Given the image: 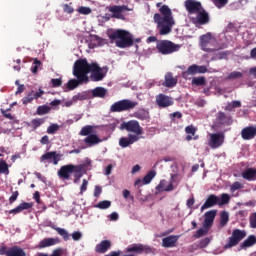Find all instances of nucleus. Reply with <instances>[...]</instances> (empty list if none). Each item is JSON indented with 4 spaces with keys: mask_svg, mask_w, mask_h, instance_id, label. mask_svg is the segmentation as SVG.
I'll use <instances>...</instances> for the list:
<instances>
[{
    "mask_svg": "<svg viewBox=\"0 0 256 256\" xmlns=\"http://www.w3.org/2000/svg\"><path fill=\"white\" fill-rule=\"evenodd\" d=\"M159 13H155L153 20L157 25L159 35H169L173 31L175 25V19H173V12L167 5H162L159 9ZM162 15V16H161Z\"/></svg>",
    "mask_w": 256,
    "mask_h": 256,
    "instance_id": "f257e3e1",
    "label": "nucleus"
},
{
    "mask_svg": "<svg viewBox=\"0 0 256 256\" xmlns=\"http://www.w3.org/2000/svg\"><path fill=\"white\" fill-rule=\"evenodd\" d=\"M108 37L111 43L115 42L116 47L119 49H127L133 47L135 41L133 40V35L127 30L117 29L108 32Z\"/></svg>",
    "mask_w": 256,
    "mask_h": 256,
    "instance_id": "f03ea898",
    "label": "nucleus"
},
{
    "mask_svg": "<svg viewBox=\"0 0 256 256\" xmlns=\"http://www.w3.org/2000/svg\"><path fill=\"white\" fill-rule=\"evenodd\" d=\"M83 171H85V165H74V164H67L61 166L58 170V177L63 181L71 180V175L74 177V183H79L81 177H83Z\"/></svg>",
    "mask_w": 256,
    "mask_h": 256,
    "instance_id": "7ed1b4c3",
    "label": "nucleus"
},
{
    "mask_svg": "<svg viewBox=\"0 0 256 256\" xmlns=\"http://www.w3.org/2000/svg\"><path fill=\"white\" fill-rule=\"evenodd\" d=\"M91 67H93V63L89 64L87 59H78L74 63L73 75L77 77L79 81H85V83H89V73H91Z\"/></svg>",
    "mask_w": 256,
    "mask_h": 256,
    "instance_id": "20e7f679",
    "label": "nucleus"
},
{
    "mask_svg": "<svg viewBox=\"0 0 256 256\" xmlns=\"http://www.w3.org/2000/svg\"><path fill=\"white\" fill-rule=\"evenodd\" d=\"M139 102L131 99H123L113 103L110 106V113H123V111H133Z\"/></svg>",
    "mask_w": 256,
    "mask_h": 256,
    "instance_id": "39448f33",
    "label": "nucleus"
},
{
    "mask_svg": "<svg viewBox=\"0 0 256 256\" xmlns=\"http://www.w3.org/2000/svg\"><path fill=\"white\" fill-rule=\"evenodd\" d=\"M216 44H217V41L215 40V38H213V35L211 34V32H208L200 36L199 45L202 51H205L206 53H215L219 51V49H221V48L215 47Z\"/></svg>",
    "mask_w": 256,
    "mask_h": 256,
    "instance_id": "423d86ee",
    "label": "nucleus"
},
{
    "mask_svg": "<svg viewBox=\"0 0 256 256\" xmlns=\"http://www.w3.org/2000/svg\"><path fill=\"white\" fill-rule=\"evenodd\" d=\"M156 49L161 55H171L181 49V45L173 43L171 40H158Z\"/></svg>",
    "mask_w": 256,
    "mask_h": 256,
    "instance_id": "0eeeda50",
    "label": "nucleus"
},
{
    "mask_svg": "<svg viewBox=\"0 0 256 256\" xmlns=\"http://www.w3.org/2000/svg\"><path fill=\"white\" fill-rule=\"evenodd\" d=\"M245 237H247V231L237 228L234 229L231 236L228 238L227 243L224 245V249H233V247H237Z\"/></svg>",
    "mask_w": 256,
    "mask_h": 256,
    "instance_id": "6e6552de",
    "label": "nucleus"
},
{
    "mask_svg": "<svg viewBox=\"0 0 256 256\" xmlns=\"http://www.w3.org/2000/svg\"><path fill=\"white\" fill-rule=\"evenodd\" d=\"M120 129L122 131H128V133H134L136 137H139V135H143V127H141V124H139V121L137 120L123 122L120 125Z\"/></svg>",
    "mask_w": 256,
    "mask_h": 256,
    "instance_id": "1a4fd4ad",
    "label": "nucleus"
},
{
    "mask_svg": "<svg viewBox=\"0 0 256 256\" xmlns=\"http://www.w3.org/2000/svg\"><path fill=\"white\" fill-rule=\"evenodd\" d=\"M223 143H225V134L221 132L210 134L208 145L211 149H219Z\"/></svg>",
    "mask_w": 256,
    "mask_h": 256,
    "instance_id": "9d476101",
    "label": "nucleus"
},
{
    "mask_svg": "<svg viewBox=\"0 0 256 256\" xmlns=\"http://www.w3.org/2000/svg\"><path fill=\"white\" fill-rule=\"evenodd\" d=\"M108 11L112 13V19H121L122 21H125V11H129V7L126 5H114L109 6Z\"/></svg>",
    "mask_w": 256,
    "mask_h": 256,
    "instance_id": "9b49d317",
    "label": "nucleus"
},
{
    "mask_svg": "<svg viewBox=\"0 0 256 256\" xmlns=\"http://www.w3.org/2000/svg\"><path fill=\"white\" fill-rule=\"evenodd\" d=\"M207 71H208L207 66H199L197 64H193L189 66L186 71L182 73V77L184 79H187L189 75H197V73L203 74V73H207Z\"/></svg>",
    "mask_w": 256,
    "mask_h": 256,
    "instance_id": "f8f14e48",
    "label": "nucleus"
},
{
    "mask_svg": "<svg viewBox=\"0 0 256 256\" xmlns=\"http://www.w3.org/2000/svg\"><path fill=\"white\" fill-rule=\"evenodd\" d=\"M91 76L90 79L91 81H103L105 79V73L103 72V68L99 67V64L97 63H92V67L90 70Z\"/></svg>",
    "mask_w": 256,
    "mask_h": 256,
    "instance_id": "ddd939ff",
    "label": "nucleus"
},
{
    "mask_svg": "<svg viewBox=\"0 0 256 256\" xmlns=\"http://www.w3.org/2000/svg\"><path fill=\"white\" fill-rule=\"evenodd\" d=\"M175 103L171 96H167L165 94H159L156 96V105L160 107V109H166V107H171Z\"/></svg>",
    "mask_w": 256,
    "mask_h": 256,
    "instance_id": "4468645a",
    "label": "nucleus"
},
{
    "mask_svg": "<svg viewBox=\"0 0 256 256\" xmlns=\"http://www.w3.org/2000/svg\"><path fill=\"white\" fill-rule=\"evenodd\" d=\"M61 154H57V152L52 151V152H46L43 154L40 158V161L42 163H45V161H48V163H51L53 161V165H58L59 161H61Z\"/></svg>",
    "mask_w": 256,
    "mask_h": 256,
    "instance_id": "2eb2a0df",
    "label": "nucleus"
},
{
    "mask_svg": "<svg viewBox=\"0 0 256 256\" xmlns=\"http://www.w3.org/2000/svg\"><path fill=\"white\" fill-rule=\"evenodd\" d=\"M140 137L134 134H128V137H122L119 139V146L122 147V149H126V147H129V145H133V143H137L139 141Z\"/></svg>",
    "mask_w": 256,
    "mask_h": 256,
    "instance_id": "dca6fc26",
    "label": "nucleus"
},
{
    "mask_svg": "<svg viewBox=\"0 0 256 256\" xmlns=\"http://www.w3.org/2000/svg\"><path fill=\"white\" fill-rule=\"evenodd\" d=\"M185 7L190 15H195V13H199L201 11V2L186 0Z\"/></svg>",
    "mask_w": 256,
    "mask_h": 256,
    "instance_id": "f3484780",
    "label": "nucleus"
},
{
    "mask_svg": "<svg viewBox=\"0 0 256 256\" xmlns=\"http://www.w3.org/2000/svg\"><path fill=\"white\" fill-rule=\"evenodd\" d=\"M241 137L244 141H251L256 137V126H247L241 130Z\"/></svg>",
    "mask_w": 256,
    "mask_h": 256,
    "instance_id": "a211bd4d",
    "label": "nucleus"
},
{
    "mask_svg": "<svg viewBox=\"0 0 256 256\" xmlns=\"http://www.w3.org/2000/svg\"><path fill=\"white\" fill-rule=\"evenodd\" d=\"M147 251V246L143 244H132L125 249V253H134V255H143Z\"/></svg>",
    "mask_w": 256,
    "mask_h": 256,
    "instance_id": "6ab92c4d",
    "label": "nucleus"
},
{
    "mask_svg": "<svg viewBox=\"0 0 256 256\" xmlns=\"http://www.w3.org/2000/svg\"><path fill=\"white\" fill-rule=\"evenodd\" d=\"M179 235H170L162 239V247L165 249H171L177 247V241H179Z\"/></svg>",
    "mask_w": 256,
    "mask_h": 256,
    "instance_id": "aec40b11",
    "label": "nucleus"
},
{
    "mask_svg": "<svg viewBox=\"0 0 256 256\" xmlns=\"http://www.w3.org/2000/svg\"><path fill=\"white\" fill-rule=\"evenodd\" d=\"M215 205H219V197L215 194H210L204 204L201 206V211L211 209V207H215Z\"/></svg>",
    "mask_w": 256,
    "mask_h": 256,
    "instance_id": "412c9836",
    "label": "nucleus"
},
{
    "mask_svg": "<svg viewBox=\"0 0 256 256\" xmlns=\"http://www.w3.org/2000/svg\"><path fill=\"white\" fill-rule=\"evenodd\" d=\"M217 215V210H210L204 214V223L203 227L210 228L213 227V222Z\"/></svg>",
    "mask_w": 256,
    "mask_h": 256,
    "instance_id": "4be33fe9",
    "label": "nucleus"
},
{
    "mask_svg": "<svg viewBox=\"0 0 256 256\" xmlns=\"http://www.w3.org/2000/svg\"><path fill=\"white\" fill-rule=\"evenodd\" d=\"M45 92L43 90H39L38 92L31 91L26 97L22 99L23 105H29L32 103L34 99H39Z\"/></svg>",
    "mask_w": 256,
    "mask_h": 256,
    "instance_id": "5701e85b",
    "label": "nucleus"
},
{
    "mask_svg": "<svg viewBox=\"0 0 256 256\" xmlns=\"http://www.w3.org/2000/svg\"><path fill=\"white\" fill-rule=\"evenodd\" d=\"M61 243L59 238H44L38 244V249H45V247H53V245H57Z\"/></svg>",
    "mask_w": 256,
    "mask_h": 256,
    "instance_id": "b1692460",
    "label": "nucleus"
},
{
    "mask_svg": "<svg viewBox=\"0 0 256 256\" xmlns=\"http://www.w3.org/2000/svg\"><path fill=\"white\" fill-rule=\"evenodd\" d=\"M90 93H91L92 97H94V98L105 99V97H107V93H109V91L104 87L98 86V87L92 89L90 91Z\"/></svg>",
    "mask_w": 256,
    "mask_h": 256,
    "instance_id": "393cba45",
    "label": "nucleus"
},
{
    "mask_svg": "<svg viewBox=\"0 0 256 256\" xmlns=\"http://www.w3.org/2000/svg\"><path fill=\"white\" fill-rule=\"evenodd\" d=\"M29 209H33V203L23 202L20 205H18L16 208L10 210L9 214L17 215L18 213H21L22 211H27Z\"/></svg>",
    "mask_w": 256,
    "mask_h": 256,
    "instance_id": "a878e982",
    "label": "nucleus"
},
{
    "mask_svg": "<svg viewBox=\"0 0 256 256\" xmlns=\"http://www.w3.org/2000/svg\"><path fill=\"white\" fill-rule=\"evenodd\" d=\"M84 143L88 145V147H93L94 145H99V143H103V140L99 138L96 134H90L84 139Z\"/></svg>",
    "mask_w": 256,
    "mask_h": 256,
    "instance_id": "bb28decb",
    "label": "nucleus"
},
{
    "mask_svg": "<svg viewBox=\"0 0 256 256\" xmlns=\"http://www.w3.org/2000/svg\"><path fill=\"white\" fill-rule=\"evenodd\" d=\"M163 87H168L171 89L172 87H175L177 85V78L173 77V73L168 72L165 75V80L162 83Z\"/></svg>",
    "mask_w": 256,
    "mask_h": 256,
    "instance_id": "cd10ccee",
    "label": "nucleus"
},
{
    "mask_svg": "<svg viewBox=\"0 0 256 256\" xmlns=\"http://www.w3.org/2000/svg\"><path fill=\"white\" fill-rule=\"evenodd\" d=\"M111 247V242L109 240H103L95 247L96 253H107Z\"/></svg>",
    "mask_w": 256,
    "mask_h": 256,
    "instance_id": "c85d7f7f",
    "label": "nucleus"
},
{
    "mask_svg": "<svg viewBox=\"0 0 256 256\" xmlns=\"http://www.w3.org/2000/svg\"><path fill=\"white\" fill-rule=\"evenodd\" d=\"M217 119L221 125H231L233 123L231 115L225 114V112H219Z\"/></svg>",
    "mask_w": 256,
    "mask_h": 256,
    "instance_id": "c756f323",
    "label": "nucleus"
},
{
    "mask_svg": "<svg viewBox=\"0 0 256 256\" xmlns=\"http://www.w3.org/2000/svg\"><path fill=\"white\" fill-rule=\"evenodd\" d=\"M196 19L199 25H207L209 23V14L205 10H200L197 12Z\"/></svg>",
    "mask_w": 256,
    "mask_h": 256,
    "instance_id": "7c9ffc66",
    "label": "nucleus"
},
{
    "mask_svg": "<svg viewBox=\"0 0 256 256\" xmlns=\"http://www.w3.org/2000/svg\"><path fill=\"white\" fill-rule=\"evenodd\" d=\"M7 256H27V254L21 247L12 246L8 249Z\"/></svg>",
    "mask_w": 256,
    "mask_h": 256,
    "instance_id": "2f4dec72",
    "label": "nucleus"
},
{
    "mask_svg": "<svg viewBox=\"0 0 256 256\" xmlns=\"http://www.w3.org/2000/svg\"><path fill=\"white\" fill-rule=\"evenodd\" d=\"M243 179L246 181H256V169L248 168L244 172H242Z\"/></svg>",
    "mask_w": 256,
    "mask_h": 256,
    "instance_id": "473e14b6",
    "label": "nucleus"
},
{
    "mask_svg": "<svg viewBox=\"0 0 256 256\" xmlns=\"http://www.w3.org/2000/svg\"><path fill=\"white\" fill-rule=\"evenodd\" d=\"M253 245H256V236L250 235L240 244V249H249V247H253Z\"/></svg>",
    "mask_w": 256,
    "mask_h": 256,
    "instance_id": "72a5a7b5",
    "label": "nucleus"
},
{
    "mask_svg": "<svg viewBox=\"0 0 256 256\" xmlns=\"http://www.w3.org/2000/svg\"><path fill=\"white\" fill-rule=\"evenodd\" d=\"M134 117L140 121H147V119H149V111L145 110V108H141L134 113Z\"/></svg>",
    "mask_w": 256,
    "mask_h": 256,
    "instance_id": "f704fd0d",
    "label": "nucleus"
},
{
    "mask_svg": "<svg viewBox=\"0 0 256 256\" xmlns=\"http://www.w3.org/2000/svg\"><path fill=\"white\" fill-rule=\"evenodd\" d=\"M80 83H85V81H79V79H70L67 82V88L69 89V91H73V89H77V87H79Z\"/></svg>",
    "mask_w": 256,
    "mask_h": 256,
    "instance_id": "c9c22d12",
    "label": "nucleus"
},
{
    "mask_svg": "<svg viewBox=\"0 0 256 256\" xmlns=\"http://www.w3.org/2000/svg\"><path fill=\"white\" fill-rule=\"evenodd\" d=\"M206 84L207 80L205 79V76L194 77L192 79V85H196V87H203Z\"/></svg>",
    "mask_w": 256,
    "mask_h": 256,
    "instance_id": "e433bc0d",
    "label": "nucleus"
},
{
    "mask_svg": "<svg viewBox=\"0 0 256 256\" xmlns=\"http://www.w3.org/2000/svg\"><path fill=\"white\" fill-rule=\"evenodd\" d=\"M229 55H230L229 51H222V52L215 53L212 57V61H221V59H227Z\"/></svg>",
    "mask_w": 256,
    "mask_h": 256,
    "instance_id": "4c0bfd02",
    "label": "nucleus"
},
{
    "mask_svg": "<svg viewBox=\"0 0 256 256\" xmlns=\"http://www.w3.org/2000/svg\"><path fill=\"white\" fill-rule=\"evenodd\" d=\"M157 175V172L155 170H150L143 178V184L144 185H149L151 181H153V178Z\"/></svg>",
    "mask_w": 256,
    "mask_h": 256,
    "instance_id": "58836bf2",
    "label": "nucleus"
},
{
    "mask_svg": "<svg viewBox=\"0 0 256 256\" xmlns=\"http://www.w3.org/2000/svg\"><path fill=\"white\" fill-rule=\"evenodd\" d=\"M92 133H93V126L86 125L82 127L79 135H81L82 137H89V135H92Z\"/></svg>",
    "mask_w": 256,
    "mask_h": 256,
    "instance_id": "ea45409f",
    "label": "nucleus"
},
{
    "mask_svg": "<svg viewBox=\"0 0 256 256\" xmlns=\"http://www.w3.org/2000/svg\"><path fill=\"white\" fill-rule=\"evenodd\" d=\"M0 175H9V164L5 160H0Z\"/></svg>",
    "mask_w": 256,
    "mask_h": 256,
    "instance_id": "a19ab883",
    "label": "nucleus"
},
{
    "mask_svg": "<svg viewBox=\"0 0 256 256\" xmlns=\"http://www.w3.org/2000/svg\"><path fill=\"white\" fill-rule=\"evenodd\" d=\"M229 201H231V196H229V194L227 193H223L221 194L219 201H218V205H227V203H229Z\"/></svg>",
    "mask_w": 256,
    "mask_h": 256,
    "instance_id": "79ce46f5",
    "label": "nucleus"
},
{
    "mask_svg": "<svg viewBox=\"0 0 256 256\" xmlns=\"http://www.w3.org/2000/svg\"><path fill=\"white\" fill-rule=\"evenodd\" d=\"M55 231L62 237V239H64V241H69V232H67V230L57 227L55 228Z\"/></svg>",
    "mask_w": 256,
    "mask_h": 256,
    "instance_id": "37998d69",
    "label": "nucleus"
},
{
    "mask_svg": "<svg viewBox=\"0 0 256 256\" xmlns=\"http://www.w3.org/2000/svg\"><path fill=\"white\" fill-rule=\"evenodd\" d=\"M63 253H64L63 248H57V249L53 250L51 255H49L47 253H38L37 256H63Z\"/></svg>",
    "mask_w": 256,
    "mask_h": 256,
    "instance_id": "c03bdc74",
    "label": "nucleus"
},
{
    "mask_svg": "<svg viewBox=\"0 0 256 256\" xmlns=\"http://www.w3.org/2000/svg\"><path fill=\"white\" fill-rule=\"evenodd\" d=\"M211 228H207V227H203V228H200L196 231V233L194 234V238L195 239H199L201 237H203V235H207V233H209V230Z\"/></svg>",
    "mask_w": 256,
    "mask_h": 256,
    "instance_id": "a18cd8bd",
    "label": "nucleus"
},
{
    "mask_svg": "<svg viewBox=\"0 0 256 256\" xmlns=\"http://www.w3.org/2000/svg\"><path fill=\"white\" fill-rule=\"evenodd\" d=\"M45 123V118H35L31 120V125L33 129H38V127H41Z\"/></svg>",
    "mask_w": 256,
    "mask_h": 256,
    "instance_id": "49530a36",
    "label": "nucleus"
},
{
    "mask_svg": "<svg viewBox=\"0 0 256 256\" xmlns=\"http://www.w3.org/2000/svg\"><path fill=\"white\" fill-rule=\"evenodd\" d=\"M49 111H51V107L47 106V105H42L39 106L37 108V115H47V113H49Z\"/></svg>",
    "mask_w": 256,
    "mask_h": 256,
    "instance_id": "de8ad7c7",
    "label": "nucleus"
},
{
    "mask_svg": "<svg viewBox=\"0 0 256 256\" xmlns=\"http://www.w3.org/2000/svg\"><path fill=\"white\" fill-rule=\"evenodd\" d=\"M241 107V101L233 100L230 104L226 106V111H231L232 109H237Z\"/></svg>",
    "mask_w": 256,
    "mask_h": 256,
    "instance_id": "09e8293b",
    "label": "nucleus"
},
{
    "mask_svg": "<svg viewBox=\"0 0 256 256\" xmlns=\"http://www.w3.org/2000/svg\"><path fill=\"white\" fill-rule=\"evenodd\" d=\"M97 209H109L111 207V201L103 200L96 204Z\"/></svg>",
    "mask_w": 256,
    "mask_h": 256,
    "instance_id": "8fccbe9b",
    "label": "nucleus"
},
{
    "mask_svg": "<svg viewBox=\"0 0 256 256\" xmlns=\"http://www.w3.org/2000/svg\"><path fill=\"white\" fill-rule=\"evenodd\" d=\"M39 67H41V61L35 58L31 67V71L34 73V75L37 74V71H39Z\"/></svg>",
    "mask_w": 256,
    "mask_h": 256,
    "instance_id": "3c124183",
    "label": "nucleus"
},
{
    "mask_svg": "<svg viewBox=\"0 0 256 256\" xmlns=\"http://www.w3.org/2000/svg\"><path fill=\"white\" fill-rule=\"evenodd\" d=\"M227 223H229V214L227 212H223L220 218V225L221 227H225Z\"/></svg>",
    "mask_w": 256,
    "mask_h": 256,
    "instance_id": "603ef678",
    "label": "nucleus"
},
{
    "mask_svg": "<svg viewBox=\"0 0 256 256\" xmlns=\"http://www.w3.org/2000/svg\"><path fill=\"white\" fill-rule=\"evenodd\" d=\"M85 99H87V94L85 93H78L72 97L74 103H77V101H85Z\"/></svg>",
    "mask_w": 256,
    "mask_h": 256,
    "instance_id": "864d4df0",
    "label": "nucleus"
},
{
    "mask_svg": "<svg viewBox=\"0 0 256 256\" xmlns=\"http://www.w3.org/2000/svg\"><path fill=\"white\" fill-rule=\"evenodd\" d=\"M57 131H59V126L57 124H51L48 128H47V133L49 135H55V133H57Z\"/></svg>",
    "mask_w": 256,
    "mask_h": 256,
    "instance_id": "5fc2aeb1",
    "label": "nucleus"
},
{
    "mask_svg": "<svg viewBox=\"0 0 256 256\" xmlns=\"http://www.w3.org/2000/svg\"><path fill=\"white\" fill-rule=\"evenodd\" d=\"M185 133H187V135H192V137H195V134L197 133V128H195V126L193 125H189L185 128Z\"/></svg>",
    "mask_w": 256,
    "mask_h": 256,
    "instance_id": "6e6d98bb",
    "label": "nucleus"
},
{
    "mask_svg": "<svg viewBox=\"0 0 256 256\" xmlns=\"http://www.w3.org/2000/svg\"><path fill=\"white\" fill-rule=\"evenodd\" d=\"M212 2L218 9H222V7H225V5H227L229 0H212Z\"/></svg>",
    "mask_w": 256,
    "mask_h": 256,
    "instance_id": "4d7b16f0",
    "label": "nucleus"
},
{
    "mask_svg": "<svg viewBox=\"0 0 256 256\" xmlns=\"http://www.w3.org/2000/svg\"><path fill=\"white\" fill-rule=\"evenodd\" d=\"M241 77H243V73L234 71V72H231V73L227 76V79H228V80H231V79H241Z\"/></svg>",
    "mask_w": 256,
    "mask_h": 256,
    "instance_id": "13d9d810",
    "label": "nucleus"
},
{
    "mask_svg": "<svg viewBox=\"0 0 256 256\" xmlns=\"http://www.w3.org/2000/svg\"><path fill=\"white\" fill-rule=\"evenodd\" d=\"M239 189H243V184H241V182H234L231 187H230V191L232 193H235V191H239Z\"/></svg>",
    "mask_w": 256,
    "mask_h": 256,
    "instance_id": "bf43d9fd",
    "label": "nucleus"
},
{
    "mask_svg": "<svg viewBox=\"0 0 256 256\" xmlns=\"http://www.w3.org/2000/svg\"><path fill=\"white\" fill-rule=\"evenodd\" d=\"M251 229H256V212L252 213L249 217Z\"/></svg>",
    "mask_w": 256,
    "mask_h": 256,
    "instance_id": "052dcab7",
    "label": "nucleus"
},
{
    "mask_svg": "<svg viewBox=\"0 0 256 256\" xmlns=\"http://www.w3.org/2000/svg\"><path fill=\"white\" fill-rule=\"evenodd\" d=\"M78 13H80L81 15H89V13H91V8L81 6L78 8Z\"/></svg>",
    "mask_w": 256,
    "mask_h": 256,
    "instance_id": "680f3d73",
    "label": "nucleus"
},
{
    "mask_svg": "<svg viewBox=\"0 0 256 256\" xmlns=\"http://www.w3.org/2000/svg\"><path fill=\"white\" fill-rule=\"evenodd\" d=\"M51 83L52 87H61V85H63V80H61V78H53Z\"/></svg>",
    "mask_w": 256,
    "mask_h": 256,
    "instance_id": "e2e57ef3",
    "label": "nucleus"
},
{
    "mask_svg": "<svg viewBox=\"0 0 256 256\" xmlns=\"http://www.w3.org/2000/svg\"><path fill=\"white\" fill-rule=\"evenodd\" d=\"M83 234L80 231H75L72 233L73 241H81Z\"/></svg>",
    "mask_w": 256,
    "mask_h": 256,
    "instance_id": "0e129e2a",
    "label": "nucleus"
},
{
    "mask_svg": "<svg viewBox=\"0 0 256 256\" xmlns=\"http://www.w3.org/2000/svg\"><path fill=\"white\" fill-rule=\"evenodd\" d=\"M167 188V180H161L159 185L156 187L157 191H165Z\"/></svg>",
    "mask_w": 256,
    "mask_h": 256,
    "instance_id": "69168bd1",
    "label": "nucleus"
},
{
    "mask_svg": "<svg viewBox=\"0 0 256 256\" xmlns=\"http://www.w3.org/2000/svg\"><path fill=\"white\" fill-rule=\"evenodd\" d=\"M209 243H211V239H209V238L202 239L199 243L200 249H205V247H207V245H209Z\"/></svg>",
    "mask_w": 256,
    "mask_h": 256,
    "instance_id": "338daca9",
    "label": "nucleus"
},
{
    "mask_svg": "<svg viewBox=\"0 0 256 256\" xmlns=\"http://www.w3.org/2000/svg\"><path fill=\"white\" fill-rule=\"evenodd\" d=\"M63 11H64V13H68V15H71V13H73L75 11V9H73L71 7V5H69V4H64Z\"/></svg>",
    "mask_w": 256,
    "mask_h": 256,
    "instance_id": "774afa93",
    "label": "nucleus"
}]
</instances>
